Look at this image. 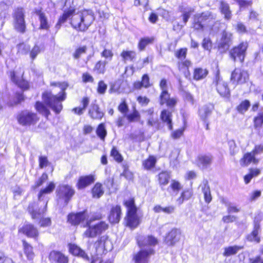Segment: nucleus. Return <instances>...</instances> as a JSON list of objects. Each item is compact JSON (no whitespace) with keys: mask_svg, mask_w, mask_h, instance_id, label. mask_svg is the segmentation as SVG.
Returning a JSON list of instances; mask_svg holds the SVG:
<instances>
[{"mask_svg":"<svg viewBox=\"0 0 263 263\" xmlns=\"http://www.w3.org/2000/svg\"><path fill=\"white\" fill-rule=\"evenodd\" d=\"M52 87H59L61 91L58 95H54L51 90H45L42 93V101L49 106L57 115L59 114L63 109L62 103L67 98L66 90L69 86L67 82H53L50 83Z\"/></svg>","mask_w":263,"mask_h":263,"instance_id":"nucleus-1","label":"nucleus"},{"mask_svg":"<svg viewBox=\"0 0 263 263\" xmlns=\"http://www.w3.org/2000/svg\"><path fill=\"white\" fill-rule=\"evenodd\" d=\"M104 217L101 211L95 212L93 215L83 225L86 228L84 236L87 238H95L106 232L109 228V224L105 221L101 220Z\"/></svg>","mask_w":263,"mask_h":263,"instance_id":"nucleus-2","label":"nucleus"},{"mask_svg":"<svg viewBox=\"0 0 263 263\" xmlns=\"http://www.w3.org/2000/svg\"><path fill=\"white\" fill-rule=\"evenodd\" d=\"M123 204L126 209L124 218V226L132 230L136 229L140 224L141 219L138 214V208L136 204L135 198L130 197L125 199Z\"/></svg>","mask_w":263,"mask_h":263,"instance_id":"nucleus-3","label":"nucleus"},{"mask_svg":"<svg viewBox=\"0 0 263 263\" xmlns=\"http://www.w3.org/2000/svg\"><path fill=\"white\" fill-rule=\"evenodd\" d=\"M95 19L93 12L84 10L71 18L70 24L78 31H85L92 24Z\"/></svg>","mask_w":263,"mask_h":263,"instance_id":"nucleus-4","label":"nucleus"},{"mask_svg":"<svg viewBox=\"0 0 263 263\" xmlns=\"http://www.w3.org/2000/svg\"><path fill=\"white\" fill-rule=\"evenodd\" d=\"M213 20L211 12H202L194 15L192 23V27L196 31H203L205 29L210 26Z\"/></svg>","mask_w":263,"mask_h":263,"instance_id":"nucleus-5","label":"nucleus"},{"mask_svg":"<svg viewBox=\"0 0 263 263\" xmlns=\"http://www.w3.org/2000/svg\"><path fill=\"white\" fill-rule=\"evenodd\" d=\"M76 193L74 189L68 184L60 185L55 191L57 201L67 205Z\"/></svg>","mask_w":263,"mask_h":263,"instance_id":"nucleus-6","label":"nucleus"},{"mask_svg":"<svg viewBox=\"0 0 263 263\" xmlns=\"http://www.w3.org/2000/svg\"><path fill=\"white\" fill-rule=\"evenodd\" d=\"M13 26L15 31L19 33L26 31V24L25 20V12L22 7L15 8L13 12Z\"/></svg>","mask_w":263,"mask_h":263,"instance_id":"nucleus-7","label":"nucleus"},{"mask_svg":"<svg viewBox=\"0 0 263 263\" xmlns=\"http://www.w3.org/2000/svg\"><path fill=\"white\" fill-rule=\"evenodd\" d=\"M18 123L23 126L35 125L40 120L37 114L29 111H22L17 116Z\"/></svg>","mask_w":263,"mask_h":263,"instance_id":"nucleus-8","label":"nucleus"},{"mask_svg":"<svg viewBox=\"0 0 263 263\" xmlns=\"http://www.w3.org/2000/svg\"><path fill=\"white\" fill-rule=\"evenodd\" d=\"M248 47L247 42H242L237 46H234L229 51L230 57L234 62L238 59L241 63H243Z\"/></svg>","mask_w":263,"mask_h":263,"instance_id":"nucleus-9","label":"nucleus"},{"mask_svg":"<svg viewBox=\"0 0 263 263\" xmlns=\"http://www.w3.org/2000/svg\"><path fill=\"white\" fill-rule=\"evenodd\" d=\"M48 200L44 201V205L43 209L39 208V203L36 201H33L28 204L27 211L33 219H37L43 216L47 212Z\"/></svg>","mask_w":263,"mask_h":263,"instance_id":"nucleus-10","label":"nucleus"},{"mask_svg":"<svg viewBox=\"0 0 263 263\" xmlns=\"http://www.w3.org/2000/svg\"><path fill=\"white\" fill-rule=\"evenodd\" d=\"M88 214L87 210H84L79 212H71L67 217V221L71 226H77L85 221L88 220Z\"/></svg>","mask_w":263,"mask_h":263,"instance_id":"nucleus-11","label":"nucleus"},{"mask_svg":"<svg viewBox=\"0 0 263 263\" xmlns=\"http://www.w3.org/2000/svg\"><path fill=\"white\" fill-rule=\"evenodd\" d=\"M181 231L176 228L167 232L163 238V242L168 247L174 246L180 240Z\"/></svg>","mask_w":263,"mask_h":263,"instance_id":"nucleus-12","label":"nucleus"},{"mask_svg":"<svg viewBox=\"0 0 263 263\" xmlns=\"http://www.w3.org/2000/svg\"><path fill=\"white\" fill-rule=\"evenodd\" d=\"M159 104L160 106L165 105L168 108L173 109L177 105L178 101L175 97H171L168 90L161 91L158 98Z\"/></svg>","mask_w":263,"mask_h":263,"instance_id":"nucleus-13","label":"nucleus"},{"mask_svg":"<svg viewBox=\"0 0 263 263\" xmlns=\"http://www.w3.org/2000/svg\"><path fill=\"white\" fill-rule=\"evenodd\" d=\"M18 232L19 233L25 235L27 237L32 238L35 240H37L40 236L37 228L31 223L24 224L18 229Z\"/></svg>","mask_w":263,"mask_h":263,"instance_id":"nucleus-14","label":"nucleus"},{"mask_svg":"<svg viewBox=\"0 0 263 263\" xmlns=\"http://www.w3.org/2000/svg\"><path fill=\"white\" fill-rule=\"evenodd\" d=\"M248 78L247 71L239 68H235L232 71L230 77L231 81L235 85L244 84Z\"/></svg>","mask_w":263,"mask_h":263,"instance_id":"nucleus-15","label":"nucleus"},{"mask_svg":"<svg viewBox=\"0 0 263 263\" xmlns=\"http://www.w3.org/2000/svg\"><path fill=\"white\" fill-rule=\"evenodd\" d=\"M155 253L154 249H142L133 255V260L135 263H148L149 256Z\"/></svg>","mask_w":263,"mask_h":263,"instance_id":"nucleus-16","label":"nucleus"},{"mask_svg":"<svg viewBox=\"0 0 263 263\" xmlns=\"http://www.w3.org/2000/svg\"><path fill=\"white\" fill-rule=\"evenodd\" d=\"M24 73L20 78L16 75V72L11 70L9 72V77L11 81L23 91L30 89L29 82L23 77Z\"/></svg>","mask_w":263,"mask_h":263,"instance_id":"nucleus-17","label":"nucleus"},{"mask_svg":"<svg viewBox=\"0 0 263 263\" xmlns=\"http://www.w3.org/2000/svg\"><path fill=\"white\" fill-rule=\"evenodd\" d=\"M88 115L92 120L101 121L105 116V112L95 101L92 102L88 109Z\"/></svg>","mask_w":263,"mask_h":263,"instance_id":"nucleus-18","label":"nucleus"},{"mask_svg":"<svg viewBox=\"0 0 263 263\" xmlns=\"http://www.w3.org/2000/svg\"><path fill=\"white\" fill-rule=\"evenodd\" d=\"M48 258L51 263H69V258L68 255L62 251L52 250L48 254Z\"/></svg>","mask_w":263,"mask_h":263,"instance_id":"nucleus-19","label":"nucleus"},{"mask_svg":"<svg viewBox=\"0 0 263 263\" xmlns=\"http://www.w3.org/2000/svg\"><path fill=\"white\" fill-rule=\"evenodd\" d=\"M214 83L216 90L221 97L227 99L230 98L231 91L227 82L217 77L214 81Z\"/></svg>","mask_w":263,"mask_h":263,"instance_id":"nucleus-20","label":"nucleus"},{"mask_svg":"<svg viewBox=\"0 0 263 263\" xmlns=\"http://www.w3.org/2000/svg\"><path fill=\"white\" fill-rule=\"evenodd\" d=\"M122 215V208L120 205H112L110 208L107 219L111 224L118 223Z\"/></svg>","mask_w":263,"mask_h":263,"instance_id":"nucleus-21","label":"nucleus"},{"mask_svg":"<svg viewBox=\"0 0 263 263\" xmlns=\"http://www.w3.org/2000/svg\"><path fill=\"white\" fill-rule=\"evenodd\" d=\"M171 172L167 170H162L156 176V181L161 190H164L171 179Z\"/></svg>","mask_w":263,"mask_h":263,"instance_id":"nucleus-22","label":"nucleus"},{"mask_svg":"<svg viewBox=\"0 0 263 263\" xmlns=\"http://www.w3.org/2000/svg\"><path fill=\"white\" fill-rule=\"evenodd\" d=\"M95 180L96 177L93 174L80 176L77 181L76 186L78 190H83L93 184Z\"/></svg>","mask_w":263,"mask_h":263,"instance_id":"nucleus-23","label":"nucleus"},{"mask_svg":"<svg viewBox=\"0 0 263 263\" xmlns=\"http://www.w3.org/2000/svg\"><path fill=\"white\" fill-rule=\"evenodd\" d=\"M68 247L69 253L73 256L81 257L86 261L90 260V258L85 251L76 244L69 243Z\"/></svg>","mask_w":263,"mask_h":263,"instance_id":"nucleus-24","label":"nucleus"},{"mask_svg":"<svg viewBox=\"0 0 263 263\" xmlns=\"http://www.w3.org/2000/svg\"><path fill=\"white\" fill-rule=\"evenodd\" d=\"M34 12L39 17L40 22L39 28L40 30L48 31L50 28L51 24L49 22L45 13L43 11L42 9L41 8L35 9Z\"/></svg>","mask_w":263,"mask_h":263,"instance_id":"nucleus-25","label":"nucleus"},{"mask_svg":"<svg viewBox=\"0 0 263 263\" xmlns=\"http://www.w3.org/2000/svg\"><path fill=\"white\" fill-rule=\"evenodd\" d=\"M259 159L254 157L250 152L245 153L239 159V163L241 167H247L251 164H257Z\"/></svg>","mask_w":263,"mask_h":263,"instance_id":"nucleus-26","label":"nucleus"},{"mask_svg":"<svg viewBox=\"0 0 263 263\" xmlns=\"http://www.w3.org/2000/svg\"><path fill=\"white\" fill-rule=\"evenodd\" d=\"M160 119L163 123L167 126L169 130H173V115L171 111L168 109H163L160 112Z\"/></svg>","mask_w":263,"mask_h":263,"instance_id":"nucleus-27","label":"nucleus"},{"mask_svg":"<svg viewBox=\"0 0 263 263\" xmlns=\"http://www.w3.org/2000/svg\"><path fill=\"white\" fill-rule=\"evenodd\" d=\"M192 66L191 61L188 59L178 61L177 63L178 70L182 72L186 78H189L191 77L190 68Z\"/></svg>","mask_w":263,"mask_h":263,"instance_id":"nucleus-28","label":"nucleus"},{"mask_svg":"<svg viewBox=\"0 0 263 263\" xmlns=\"http://www.w3.org/2000/svg\"><path fill=\"white\" fill-rule=\"evenodd\" d=\"M260 230V225L259 221H255L253 223V228L250 234L246 236V239L250 242H255L259 243L260 238L258 235L259 232Z\"/></svg>","mask_w":263,"mask_h":263,"instance_id":"nucleus-29","label":"nucleus"},{"mask_svg":"<svg viewBox=\"0 0 263 263\" xmlns=\"http://www.w3.org/2000/svg\"><path fill=\"white\" fill-rule=\"evenodd\" d=\"M76 12V9L74 7H69L66 10L64 11L63 14L60 16L58 18V22L55 25V27L59 29L62 24H64L67 20L71 17L74 16Z\"/></svg>","mask_w":263,"mask_h":263,"instance_id":"nucleus-30","label":"nucleus"},{"mask_svg":"<svg viewBox=\"0 0 263 263\" xmlns=\"http://www.w3.org/2000/svg\"><path fill=\"white\" fill-rule=\"evenodd\" d=\"M151 86L149 77L146 73L142 76L141 81H136L133 84V88L136 90H140L142 88H147Z\"/></svg>","mask_w":263,"mask_h":263,"instance_id":"nucleus-31","label":"nucleus"},{"mask_svg":"<svg viewBox=\"0 0 263 263\" xmlns=\"http://www.w3.org/2000/svg\"><path fill=\"white\" fill-rule=\"evenodd\" d=\"M214 109V104L209 103L203 106L199 110V115L200 119L203 122H206L208 117L212 114Z\"/></svg>","mask_w":263,"mask_h":263,"instance_id":"nucleus-32","label":"nucleus"},{"mask_svg":"<svg viewBox=\"0 0 263 263\" xmlns=\"http://www.w3.org/2000/svg\"><path fill=\"white\" fill-rule=\"evenodd\" d=\"M193 196L194 192L193 189L192 188H186L182 190L179 196L176 199V202L179 205H181L184 201L193 198Z\"/></svg>","mask_w":263,"mask_h":263,"instance_id":"nucleus-33","label":"nucleus"},{"mask_svg":"<svg viewBox=\"0 0 263 263\" xmlns=\"http://www.w3.org/2000/svg\"><path fill=\"white\" fill-rule=\"evenodd\" d=\"M55 187L54 183L52 181L48 182L47 185L41 189L37 194V200L39 201H43L47 194H50L53 192Z\"/></svg>","mask_w":263,"mask_h":263,"instance_id":"nucleus-34","label":"nucleus"},{"mask_svg":"<svg viewBox=\"0 0 263 263\" xmlns=\"http://www.w3.org/2000/svg\"><path fill=\"white\" fill-rule=\"evenodd\" d=\"M227 35V34H223L217 45V49L221 53L226 52L231 45V38L230 36H228Z\"/></svg>","mask_w":263,"mask_h":263,"instance_id":"nucleus-35","label":"nucleus"},{"mask_svg":"<svg viewBox=\"0 0 263 263\" xmlns=\"http://www.w3.org/2000/svg\"><path fill=\"white\" fill-rule=\"evenodd\" d=\"M198 166L206 168L210 166L213 162V157L211 155H199L196 158Z\"/></svg>","mask_w":263,"mask_h":263,"instance_id":"nucleus-36","label":"nucleus"},{"mask_svg":"<svg viewBox=\"0 0 263 263\" xmlns=\"http://www.w3.org/2000/svg\"><path fill=\"white\" fill-rule=\"evenodd\" d=\"M90 102V98L88 96L83 97L81 100L80 103L82 106H77L73 108L71 111L76 115H82L86 108L88 107Z\"/></svg>","mask_w":263,"mask_h":263,"instance_id":"nucleus-37","label":"nucleus"},{"mask_svg":"<svg viewBox=\"0 0 263 263\" xmlns=\"http://www.w3.org/2000/svg\"><path fill=\"white\" fill-rule=\"evenodd\" d=\"M22 242L23 252L27 259L29 261H32L35 256L33 247L25 239H23Z\"/></svg>","mask_w":263,"mask_h":263,"instance_id":"nucleus-38","label":"nucleus"},{"mask_svg":"<svg viewBox=\"0 0 263 263\" xmlns=\"http://www.w3.org/2000/svg\"><path fill=\"white\" fill-rule=\"evenodd\" d=\"M49 107L43 101H36L34 103V108L36 111L43 115L47 119H48L49 115L51 114L50 111L48 108Z\"/></svg>","mask_w":263,"mask_h":263,"instance_id":"nucleus-39","label":"nucleus"},{"mask_svg":"<svg viewBox=\"0 0 263 263\" xmlns=\"http://www.w3.org/2000/svg\"><path fill=\"white\" fill-rule=\"evenodd\" d=\"M261 174V170L257 167H250L248 173L243 177L246 184H249L251 180L258 177Z\"/></svg>","mask_w":263,"mask_h":263,"instance_id":"nucleus-40","label":"nucleus"},{"mask_svg":"<svg viewBox=\"0 0 263 263\" xmlns=\"http://www.w3.org/2000/svg\"><path fill=\"white\" fill-rule=\"evenodd\" d=\"M157 161L156 157L150 155L142 161V166L144 170L151 171L155 167Z\"/></svg>","mask_w":263,"mask_h":263,"instance_id":"nucleus-41","label":"nucleus"},{"mask_svg":"<svg viewBox=\"0 0 263 263\" xmlns=\"http://www.w3.org/2000/svg\"><path fill=\"white\" fill-rule=\"evenodd\" d=\"M202 186L201 191L203 194V198L206 203H210L212 200V196L209 185V182L207 180H204L202 182Z\"/></svg>","mask_w":263,"mask_h":263,"instance_id":"nucleus-42","label":"nucleus"},{"mask_svg":"<svg viewBox=\"0 0 263 263\" xmlns=\"http://www.w3.org/2000/svg\"><path fill=\"white\" fill-rule=\"evenodd\" d=\"M220 12L224 15V17L227 20H230L232 17V12L229 4L223 1L219 2Z\"/></svg>","mask_w":263,"mask_h":263,"instance_id":"nucleus-43","label":"nucleus"},{"mask_svg":"<svg viewBox=\"0 0 263 263\" xmlns=\"http://www.w3.org/2000/svg\"><path fill=\"white\" fill-rule=\"evenodd\" d=\"M209 71L206 69L201 67H196L194 69L193 78L196 81H199L204 79L208 74Z\"/></svg>","mask_w":263,"mask_h":263,"instance_id":"nucleus-44","label":"nucleus"},{"mask_svg":"<svg viewBox=\"0 0 263 263\" xmlns=\"http://www.w3.org/2000/svg\"><path fill=\"white\" fill-rule=\"evenodd\" d=\"M158 244V240L152 235H148L146 236V242L145 243L143 240H139L137 245L139 247H143L146 246H155Z\"/></svg>","mask_w":263,"mask_h":263,"instance_id":"nucleus-45","label":"nucleus"},{"mask_svg":"<svg viewBox=\"0 0 263 263\" xmlns=\"http://www.w3.org/2000/svg\"><path fill=\"white\" fill-rule=\"evenodd\" d=\"M91 193L93 198H99L104 194L102 184L100 182L96 183L91 189Z\"/></svg>","mask_w":263,"mask_h":263,"instance_id":"nucleus-46","label":"nucleus"},{"mask_svg":"<svg viewBox=\"0 0 263 263\" xmlns=\"http://www.w3.org/2000/svg\"><path fill=\"white\" fill-rule=\"evenodd\" d=\"M243 248V246L237 245L225 247L222 254L225 257L234 255L236 254L239 250H242Z\"/></svg>","mask_w":263,"mask_h":263,"instance_id":"nucleus-47","label":"nucleus"},{"mask_svg":"<svg viewBox=\"0 0 263 263\" xmlns=\"http://www.w3.org/2000/svg\"><path fill=\"white\" fill-rule=\"evenodd\" d=\"M107 63V62L105 61H98L93 68V71L97 74H104L106 71V65Z\"/></svg>","mask_w":263,"mask_h":263,"instance_id":"nucleus-48","label":"nucleus"},{"mask_svg":"<svg viewBox=\"0 0 263 263\" xmlns=\"http://www.w3.org/2000/svg\"><path fill=\"white\" fill-rule=\"evenodd\" d=\"M155 41V38L153 36L151 37H144L141 38L138 44V48L139 50H143L146 46L153 44Z\"/></svg>","mask_w":263,"mask_h":263,"instance_id":"nucleus-49","label":"nucleus"},{"mask_svg":"<svg viewBox=\"0 0 263 263\" xmlns=\"http://www.w3.org/2000/svg\"><path fill=\"white\" fill-rule=\"evenodd\" d=\"M96 133L97 136L101 140H105L107 133L105 128V124L104 123H100L98 125L96 128Z\"/></svg>","mask_w":263,"mask_h":263,"instance_id":"nucleus-50","label":"nucleus"},{"mask_svg":"<svg viewBox=\"0 0 263 263\" xmlns=\"http://www.w3.org/2000/svg\"><path fill=\"white\" fill-rule=\"evenodd\" d=\"M120 55L125 62L127 61H133L136 59V53L133 50H123L121 52Z\"/></svg>","mask_w":263,"mask_h":263,"instance_id":"nucleus-51","label":"nucleus"},{"mask_svg":"<svg viewBox=\"0 0 263 263\" xmlns=\"http://www.w3.org/2000/svg\"><path fill=\"white\" fill-rule=\"evenodd\" d=\"M110 156L117 163H120L123 161L124 159L122 155L115 146H112L110 152Z\"/></svg>","mask_w":263,"mask_h":263,"instance_id":"nucleus-52","label":"nucleus"},{"mask_svg":"<svg viewBox=\"0 0 263 263\" xmlns=\"http://www.w3.org/2000/svg\"><path fill=\"white\" fill-rule=\"evenodd\" d=\"M25 100V97L23 92H16L12 100L10 102L11 106H15L22 103Z\"/></svg>","mask_w":263,"mask_h":263,"instance_id":"nucleus-53","label":"nucleus"},{"mask_svg":"<svg viewBox=\"0 0 263 263\" xmlns=\"http://www.w3.org/2000/svg\"><path fill=\"white\" fill-rule=\"evenodd\" d=\"M254 128L260 130L263 126V112L258 113L253 119Z\"/></svg>","mask_w":263,"mask_h":263,"instance_id":"nucleus-54","label":"nucleus"},{"mask_svg":"<svg viewBox=\"0 0 263 263\" xmlns=\"http://www.w3.org/2000/svg\"><path fill=\"white\" fill-rule=\"evenodd\" d=\"M250 105V102L248 100H244L236 107V110L238 112L243 114L248 110Z\"/></svg>","mask_w":263,"mask_h":263,"instance_id":"nucleus-55","label":"nucleus"},{"mask_svg":"<svg viewBox=\"0 0 263 263\" xmlns=\"http://www.w3.org/2000/svg\"><path fill=\"white\" fill-rule=\"evenodd\" d=\"M187 48L186 47L179 48L175 51L174 55L179 61L185 60L187 57Z\"/></svg>","mask_w":263,"mask_h":263,"instance_id":"nucleus-56","label":"nucleus"},{"mask_svg":"<svg viewBox=\"0 0 263 263\" xmlns=\"http://www.w3.org/2000/svg\"><path fill=\"white\" fill-rule=\"evenodd\" d=\"M125 117L129 123L139 121L141 118L140 113L136 109L133 110L131 113L125 115Z\"/></svg>","mask_w":263,"mask_h":263,"instance_id":"nucleus-57","label":"nucleus"},{"mask_svg":"<svg viewBox=\"0 0 263 263\" xmlns=\"http://www.w3.org/2000/svg\"><path fill=\"white\" fill-rule=\"evenodd\" d=\"M169 187L174 193H178L182 190L183 185L178 180L173 179L171 181Z\"/></svg>","mask_w":263,"mask_h":263,"instance_id":"nucleus-58","label":"nucleus"},{"mask_svg":"<svg viewBox=\"0 0 263 263\" xmlns=\"http://www.w3.org/2000/svg\"><path fill=\"white\" fill-rule=\"evenodd\" d=\"M118 111L123 115H126L128 111L129 108L126 100L125 98L121 99V102L118 106Z\"/></svg>","mask_w":263,"mask_h":263,"instance_id":"nucleus-59","label":"nucleus"},{"mask_svg":"<svg viewBox=\"0 0 263 263\" xmlns=\"http://www.w3.org/2000/svg\"><path fill=\"white\" fill-rule=\"evenodd\" d=\"M87 47L86 46H80L76 49L74 52L72 54L74 59H78L80 57L86 53Z\"/></svg>","mask_w":263,"mask_h":263,"instance_id":"nucleus-60","label":"nucleus"},{"mask_svg":"<svg viewBox=\"0 0 263 263\" xmlns=\"http://www.w3.org/2000/svg\"><path fill=\"white\" fill-rule=\"evenodd\" d=\"M43 46H39L35 44L30 52V56L32 60H34L37 55L43 50Z\"/></svg>","mask_w":263,"mask_h":263,"instance_id":"nucleus-61","label":"nucleus"},{"mask_svg":"<svg viewBox=\"0 0 263 263\" xmlns=\"http://www.w3.org/2000/svg\"><path fill=\"white\" fill-rule=\"evenodd\" d=\"M123 171L120 176H123L127 180H132L134 178V174L129 170L128 166L126 164L123 165Z\"/></svg>","mask_w":263,"mask_h":263,"instance_id":"nucleus-62","label":"nucleus"},{"mask_svg":"<svg viewBox=\"0 0 263 263\" xmlns=\"http://www.w3.org/2000/svg\"><path fill=\"white\" fill-rule=\"evenodd\" d=\"M48 179V174L46 173H43L41 177L36 181L34 186L38 188L42 186L47 180Z\"/></svg>","mask_w":263,"mask_h":263,"instance_id":"nucleus-63","label":"nucleus"},{"mask_svg":"<svg viewBox=\"0 0 263 263\" xmlns=\"http://www.w3.org/2000/svg\"><path fill=\"white\" fill-rule=\"evenodd\" d=\"M185 129V127L184 126L179 129L174 130L171 134V138L173 139H178L180 138L183 135Z\"/></svg>","mask_w":263,"mask_h":263,"instance_id":"nucleus-64","label":"nucleus"}]
</instances>
